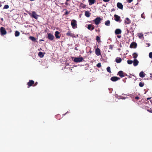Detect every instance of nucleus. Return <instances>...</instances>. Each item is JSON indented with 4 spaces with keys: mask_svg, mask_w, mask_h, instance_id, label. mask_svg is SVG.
<instances>
[{
    "mask_svg": "<svg viewBox=\"0 0 152 152\" xmlns=\"http://www.w3.org/2000/svg\"><path fill=\"white\" fill-rule=\"evenodd\" d=\"M135 98L136 99H139V97H138V96H136V97H135Z\"/></svg>",
    "mask_w": 152,
    "mask_h": 152,
    "instance_id": "obj_43",
    "label": "nucleus"
},
{
    "mask_svg": "<svg viewBox=\"0 0 152 152\" xmlns=\"http://www.w3.org/2000/svg\"><path fill=\"white\" fill-rule=\"evenodd\" d=\"M133 63L134 66H136L138 65L139 61L137 59H134Z\"/></svg>",
    "mask_w": 152,
    "mask_h": 152,
    "instance_id": "obj_11",
    "label": "nucleus"
},
{
    "mask_svg": "<svg viewBox=\"0 0 152 152\" xmlns=\"http://www.w3.org/2000/svg\"><path fill=\"white\" fill-rule=\"evenodd\" d=\"M87 28L88 29L91 31L94 29V26L92 25L89 24L88 25Z\"/></svg>",
    "mask_w": 152,
    "mask_h": 152,
    "instance_id": "obj_8",
    "label": "nucleus"
},
{
    "mask_svg": "<svg viewBox=\"0 0 152 152\" xmlns=\"http://www.w3.org/2000/svg\"><path fill=\"white\" fill-rule=\"evenodd\" d=\"M71 25L73 28H75L77 27L76 21L75 20H73L71 22Z\"/></svg>",
    "mask_w": 152,
    "mask_h": 152,
    "instance_id": "obj_3",
    "label": "nucleus"
},
{
    "mask_svg": "<svg viewBox=\"0 0 152 152\" xmlns=\"http://www.w3.org/2000/svg\"><path fill=\"white\" fill-rule=\"evenodd\" d=\"M122 61V59L121 58L117 57L115 59V61L118 63H119L121 62Z\"/></svg>",
    "mask_w": 152,
    "mask_h": 152,
    "instance_id": "obj_17",
    "label": "nucleus"
},
{
    "mask_svg": "<svg viewBox=\"0 0 152 152\" xmlns=\"http://www.w3.org/2000/svg\"><path fill=\"white\" fill-rule=\"evenodd\" d=\"M118 74L120 77H122L124 76L123 71H119L118 73Z\"/></svg>",
    "mask_w": 152,
    "mask_h": 152,
    "instance_id": "obj_21",
    "label": "nucleus"
},
{
    "mask_svg": "<svg viewBox=\"0 0 152 152\" xmlns=\"http://www.w3.org/2000/svg\"><path fill=\"white\" fill-rule=\"evenodd\" d=\"M133 57L134 58V59H136V58L138 56V55L136 53H134L133 54Z\"/></svg>",
    "mask_w": 152,
    "mask_h": 152,
    "instance_id": "obj_27",
    "label": "nucleus"
},
{
    "mask_svg": "<svg viewBox=\"0 0 152 152\" xmlns=\"http://www.w3.org/2000/svg\"><path fill=\"white\" fill-rule=\"evenodd\" d=\"M95 53L96 55L99 56L101 55L100 50L98 48L96 49Z\"/></svg>",
    "mask_w": 152,
    "mask_h": 152,
    "instance_id": "obj_10",
    "label": "nucleus"
},
{
    "mask_svg": "<svg viewBox=\"0 0 152 152\" xmlns=\"http://www.w3.org/2000/svg\"><path fill=\"white\" fill-rule=\"evenodd\" d=\"M37 84V83L36 82L35 83V85H36Z\"/></svg>",
    "mask_w": 152,
    "mask_h": 152,
    "instance_id": "obj_46",
    "label": "nucleus"
},
{
    "mask_svg": "<svg viewBox=\"0 0 152 152\" xmlns=\"http://www.w3.org/2000/svg\"><path fill=\"white\" fill-rule=\"evenodd\" d=\"M38 55L40 58H42L44 56V55L42 52H39L38 53Z\"/></svg>",
    "mask_w": 152,
    "mask_h": 152,
    "instance_id": "obj_25",
    "label": "nucleus"
},
{
    "mask_svg": "<svg viewBox=\"0 0 152 152\" xmlns=\"http://www.w3.org/2000/svg\"><path fill=\"white\" fill-rule=\"evenodd\" d=\"M1 34L2 35H4L7 34V32L5 29L3 27H1L0 28Z\"/></svg>",
    "mask_w": 152,
    "mask_h": 152,
    "instance_id": "obj_1",
    "label": "nucleus"
},
{
    "mask_svg": "<svg viewBox=\"0 0 152 152\" xmlns=\"http://www.w3.org/2000/svg\"><path fill=\"white\" fill-rule=\"evenodd\" d=\"M105 24L107 26H110V21L109 20H107L105 22Z\"/></svg>",
    "mask_w": 152,
    "mask_h": 152,
    "instance_id": "obj_23",
    "label": "nucleus"
},
{
    "mask_svg": "<svg viewBox=\"0 0 152 152\" xmlns=\"http://www.w3.org/2000/svg\"><path fill=\"white\" fill-rule=\"evenodd\" d=\"M139 85L140 87H142L144 86V83L142 82H140L139 84Z\"/></svg>",
    "mask_w": 152,
    "mask_h": 152,
    "instance_id": "obj_34",
    "label": "nucleus"
},
{
    "mask_svg": "<svg viewBox=\"0 0 152 152\" xmlns=\"http://www.w3.org/2000/svg\"><path fill=\"white\" fill-rule=\"evenodd\" d=\"M107 70L108 72L110 73H111V71L110 70V66H108L107 67Z\"/></svg>",
    "mask_w": 152,
    "mask_h": 152,
    "instance_id": "obj_28",
    "label": "nucleus"
},
{
    "mask_svg": "<svg viewBox=\"0 0 152 152\" xmlns=\"http://www.w3.org/2000/svg\"><path fill=\"white\" fill-rule=\"evenodd\" d=\"M1 5H0V7H1Z\"/></svg>",
    "mask_w": 152,
    "mask_h": 152,
    "instance_id": "obj_52",
    "label": "nucleus"
},
{
    "mask_svg": "<svg viewBox=\"0 0 152 152\" xmlns=\"http://www.w3.org/2000/svg\"><path fill=\"white\" fill-rule=\"evenodd\" d=\"M149 56L150 58H152V52H150L149 53Z\"/></svg>",
    "mask_w": 152,
    "mask_h": 152,
    "instance_id": "obj_36",
    "label": "nucleus"
},
{
    "mask_svg": "<svg viewBox=\"0 0 152 152\" xmlns=\"http://www.w3.org/2000/svg\"><path fill=\"white\" fill-rule=\"evenodd\" d=\"M66 35L68 36H72V33H71L70 32H68L66 33Z\"/></svg>",
    "mask_w": 152,
    "mask_h": 152,
    "instance_id": "obj_33",
    "label": "nucleus"
},
{
    "mask_svg": "<svg viewBox=\"0 0 152 152\" xmlns=\"http://www.w3.org/2000/svg\"><path fill=\"white\" fill-rule=\"evenodd\" d=\"M148 111L149 112H150V111H149V110H148Z\"/></svg>",
    "mask_w": 152,
    "mask_h": 152,
    "instance_id": "obj_50",
    "label": "nucleus"
},
{
    "mask_svg": "<svg viewBox=\"0 0 152 152\" xmlns=\"http://www.w3.org/2000/svg\"><path fill=\"white\" fill-rule=\"evenodd\" d=\"M119 79V78L117 77H113L111 78L110 79L112 81L115 82L117 81Z\"/></svg>",
    "mask_w": 152,
    "mask_h": 152,
    "instance_id": "obj_9",
    "label": "nucleus"
},
{
    "mask_svg": "<svg viewBox=\"0 0 152 152\" xmlns=\"http://www.w3.org/2000/svg\"><path fill=\"white\" fill-rule=\"evenodd\" d=\"M66 0V1H69V0Z\"/></svg>",
    "mask_w": 152,
    "mask_h": 152,
    "instance_id": "obj_49",
    "label": "nucleus"
},
{
    "mask_svg": "<svg viewBox=\"0 0 152 152\" xmlns=\"http://www.w3.org/2000/svg\"><path fill=\"white\" fill-rule=\"evenodd\" d=\"M114 17L115 18V20L116 21H119L120 18L119 16L116 14L114 15Z\"/></svg>",
    "mask_w": 152,
    "mask_h": 152,
    "instance_id": "obj_12",
    "label": "nucleus"
},
{
    "mask_svg": "<svg viewBox=\"0 0 152 152\" xmlns=\"http://www.w3.org/2000/svg\"><path fill=\"white\" fill-rule=\"evenodd\" d=\"M48 38L50 40H53L54 39V37L53 34L50 33H48Z\"/></svg>",
    "mask_w": 152,
    "mask_h": 152,
    "instance_id": "obj_6",
    "label": "nucleus"
},
{
    "mask_svg": "<svg viewBox=\"0 0 152 152\" xmlns=\"http://www.w3.org/2000/svg\"><path fill=\"white\" fill-rule=\"evenodd\" d=\"M137 44L135 43H132L130 45V47L131 48H135Z\"/></svg>",
    "mask_w": 152,
    "mask_h": 152,
    "instance_id": "obj_20",
    "label": "nucleus"
},
{
    "mask_svg": "<svg viewBox=\"0 0 152 152\" xmlns=\"http://www.w3.org/2000/svg\"><path fill=\"white\" fill-rule=\"evenodd\" d=\"M71 37H76L75 36H74V34H72V36H71Z\"/></svg>",
    "mask_w": 152,
    "mask_h": 152,
    "instance_id": "obj_42",
    "label": "nucleus"
},
{
    "mask_svg": "<svg viewBox=\"0 0 152 152\" xmlns=\"http://www.w3.org/2000/svg\"><path fill=\"white\" fill-rule=\"evenodd\" d=\"M146 45L148 47H149L150 45V44L149 43H147Z\"/></svg>",
    "mask_w": 152,
    "mask_h": 152,
    "instance_id": "obj_39",
    "label": "nucleus"
},
{
    "mask_svg": "<svg viewBox=\"0 0 152 152\" xmlns=\"http://www.w3.org/2000/svg\"><path fill=\"white\" fill-rule=\"evenodd\" d=\"M101 20V18L99 17L96 18L94 20L95 23V24L97 25L99 24L100 23Z\"/></svg>",
    "mask_w": 152,
    "mask_h": 152,
    "instance_id": "obj_4",
    "label": "nucleus"
},
{
    "mask_svg": "<svg viewBox=\"0 0 152 152\" xmlns=\"http://www.w3.org/2000/svg\"><path fill=\"white\" fill-rule=\"evenodd\" d=\"M9 6L8 5H4V8H3V9H7L9 8Z\"/></svg>",
    "mask_w": 152,
    "mask_h": 152,
    "instance_id": "obj_32",
    "label": "nucleus"
},
{
    "mask_svg": "<svg viewBox=\"0 0 152 152\" xmlns=\"http://www.w3.org/2000/svg\"><path fill=\"white\" fill-rule=\"evenodd\" d=\"M96 41H97V42H100V38L98 36L96 37Z\"/></svg>",
    "mask_w": 152,
    "mask_h": 152,
    "instance_id": "obj_29",
    "label": "nucleus"
},
{
    "mask_svg": "<svg viewBox=\"0 0 152 152\" xmlns=\"http://www.w3.org/2000/svg\"><path fill=\"white\" fill-rule=\"evenodd\" d=\"M101 63H99L96 65V66L99 68L100 67H101Z\"/></svg>",
    "mask_w": 152,
    "mask_h": 152,
    "instance_id": "obj_35",
    "label": "nucleus"
},
{
    "mask_svg": "<svg viewBox=\"0 0 152 152\" xmlns=\"http://www.w3.org/2000/svg\"><path fill=\"white\" fill-rule=\"evenodd\" d=\"M137 35L139 37V38L140 39L144 38L143 34L142 33H138L137 34Z\"/></svg>",
    "mask_w": 152,
    "mask_h": 152,
    "instance_id": "obj_16",
    "label": "nucleus"
},
{
    "mask_svg": "<svg viewBox=\"0 0 152 152\" xmlns=\"http://www.w3.org/2000/svg\"><path fill=\"white\" fill-rule=\"evenodd\" d=\"M121 36L120 35H118L117 36V37L118 38H120L121 37Z\"/></svg>",
    "mask_w": 152,
    "mask_h": 152,
    "instance_id": "obj_41",
    "label": "nucleus"
},
{
    "mask_svg": "<svg viewBox=\"0 0 152 152\" xmlns=\"http://www.w3.org/2000/svg\"><path fill=\"white\" fill-rule=\"evenodd\" d=\"M66 5H68V3H67L66 2Z\"/></svg>",
    "mask_w": 152,
    "mask_h": 152,
    "instance_id": "obj_48",
    "label": "nucleus"
},
{
    "mask_svg": "<svg viewBox=\"0 0 152 152\" xmlns=\"http://www.w3.org/2000/svg\"><path fill=\"white\" fill-rule=\"evenodd\" d=\"M142 14L141 15V17L142 18H144V17H142Z\"/></svg>",
    "mask_w": 152,
    "mask_h": 152,
    "instance_id": "obj_47",
    "label": "nucleus"
},
{
    "mask_svg": "<svg viewBox=\"0 0 152 152\" xmlns=\"http://www.w3.org/2000/svg\"><path fill=\"white\" fill-rule=\"evenodd\" d=\"M85 15L87 17H89L90 16L89 12L88 11H86L85 12Z\"/></svg>",
    "mask_w": 152,
    "mask_h": 152,
    "instance_id": "obj_24",
    "label": "nucleus"
},
{
    "mask_svg": "<svg viewBox=\"0 0 152 152\" xmlns=\"http://www.w3.org/2000/svg\"><path fill=\"white\" fill-rule=\"evenodd\" d=\"M30 38L32 41H35L36 40L35 38L33 37H30Z\"/></svg>",
    "mask_w": 152,
    "mask_h": 152,
    "instance_id": "obj_30",
    "label": "nucleus"
},
{
    "mask_svg": "<svg viewBox=\"0 0 152 152\" xmlns=\"http://www.w3.org/2000/svg\"><path fill=\"white\" fill-rule=\"evenodd\" d=\"M34 83V81L33 80H30L29 81L27 85L29 87L32 86V85Z\"/></svg>",
    "mask_w": 152,
    "mask_h": 152,
    "instance_id": "obj_14",
    "label": "nucleus"
},
{
    "mask_svg": "<svg viewBox=\"0 0 152 152\" xmlns=\"http://www.w3.org/2000/svg\"><path fill=\"white\" fill-rule=\"evenodd\" d=\"M109 48H110V49H111V50H112L113 49V47H112L111 45H110V46Z\"/></svg>",
    "mask_w": 152,
    "mask_h": 152,
    "instance_id": "obj_40",
    "label": "nucleus"
},
{
    "mask_svg": "<svg viewBox=\"0 0 152 152\" xmlns=\"http://www.w3.org/2000/svg\"><path fill=\"white\" fill-rule=\"evenodd\" d=\"M151 99V98H150V97L148 98H147V99L148 100L150 99Z\"/></svg>",
    "mask_w": 152,
    "mask_h": 152,
    "instance_id": "obj_44",
    "label": "nucleus"
},
{
    "mask_svg": "<svg viewBox=\"0 0 152 152\" xmlns=\"http://www.w3.org/2000/svg\"><path fill=\"white\" fill-rule=\"evenodd\" d=\"M121 31L120 29H117L115 31V34H121Z\"/></svg>",
    "mask_w": 152,
    "mask_h": 152,
    "instance_id": "obj_13",
    "label": "nucleus"
},
{
    "mask_svg": "<svg viewBox=\"0 0 152 152\" xmlns=\"http://www.w3.org/2000/svg\"><path fill=\"white\" fill-rule=\"evenodd\" d=\"M77 36L78 37V35H77Z\"/></svg>",
    "mask_w": 152,
    "mask_h": 152,
    "instance_id": "obj_51",
    "label": "nucleus"
},
{
    "mask_svg": "<svg viewBox=\"0 0 152 152\" xmlns=\"http://www.w3.org/2000/svg\"><path fill=\"white\" fill-rule=\"evenodd\" d=\"M89 4L90 5H92L94 4L95 2V0H88Z\"/></svg>",
    "mask_w": 152,
    "mask_h": 152,
    "instance_id": "obj_22",
    "label": "nucleus"
},
{
    "mask_svg": "<svg viewBox=\"0 0 152 152\" xmlns=\"http://www.w3.org/2000/svg\"><path fill=\"white\" fill-rule=\"evenodd\" d=\"M139 76L141 77H144L145 76V74L143 71L141 72L139 74Z\"/></svg>",
    "mask_w": 152,
    "mask_h": 152,
    "instance_id": "obj_18",
    "label": "nucleus"
},
{
    "mask_svg": "<svg viewBox=\"0 0 152 152\" xmlns=\"http://www.w3.org/2000/svg\"><path fill=\"white\" fill-rule=\"evenodd\" d=\"M1 20L2 21L3 20V18H1Z\"/></svg>",
    "mask_w": 152,
    "mask_h": 152,
    "instance_id": "obj_45",
    "label": "nucleus"
},
{
    "mask_svg": "<svg viewBox=\"0 0 152 152\" xmlns=\"http://www.w3.org/2000/svg\"><path fill=\"white\" fill-rule=\"evenodd\" d=\"M133 1V0H127V1L128 3H131Z\"/></svg>",
    "mask_w": 152,
    "mask_h": 152,
    "instance_id": "obj_38",
    "label": "nucleus"
},
{
    "mask_svg": "<svg viewBox=\"0 0 152 152\" xmlns=\"http://www.w3.org/2000/svg\"><path fill=\"white\" fill-rule=\"evenodd\" d=\"M20 32L18 31H16L15 33V36L16 37H18L19 36Z\"/></svg>",
    "mask_w": 152,
    "mask_h": 152,
    "instance_id": "obj_26",
    "label": "nucleus"
},
{
    "mask_svg": "<svg viewBox=\"0 0 152 152\" xmlns=\"http://www.w3.org/2000/svg\"><path fill=\"white\" fill-rule=\"evenodd\" d=\"M125 23L129 24L130 23L131 21L128 18H127L125 20Z\"/></svg>",
    "mask_w": 152,
    "mask_h": 152,
    "instance_id": "obj_19",
    "label": "nucleus"
},
{
    "mask_svg": "<svg viewBox=\"0 0 152 152\" xmlns=\"http://www.w3.org/2000/svg\"><path fill=\"white\" fill-rule=\"evenodd\" d=\"M83 60V58L82 57H75L74 59V62L78 63L81 62Z\"/></svg>",
    "mask_w": 152,
    "mask_h": 152,
    "instance_id": "obj_2",
    "label": "nucleus"
},
{
    "mask_svg": "<svg viewBox=\"0 0 152 152\" xmlns=\"http://www.w3.org/2000/svg\"><path fill=\"white\" fill-rule=\"evenodd\" d=\"M127 62L128 64H131L133 63V61L132 60H128L127 61Z\"/></svg>",
    "mask_w": 152,
    "mask_h": 152,
    "instance_id": "obj_31",
    "label": "nucleus"
},
{
    "mask_svg": "<svg viewBox=\"0 0 152 152\" xmlns=\"http://www.w3.org/2000/svg\"><path fill=\"white\" fill-rule=\"evenodd\" d=\"M31 16L32 17H33L35 19H37L38 18V17L39 16L37 15L36 12L34 11L32 12Z\"/></svg>",
    "mask_w": 152,
    "mask_h": 152,
    "instance_id": "obj_5",
    "label": "nucleus"
},
{
    "mask_svg": "<svg viewBox=\"0 0 152 152\" xmlns=\"http://www.w3.org/2000/svg\"><path fill=\"white\" fill-rule=\"evenodd\" d=\"M117 7L121 10H123V6L120 2H118L117 4Z\"/></svg>",
    "mask_w": 152,
    "mask_h": 152,
    "instance_id": "obj_7",
    "label": "nucleus"
},
{
    "mask_svg": "<svg viewBox=\"0 0 152 152\" xmlns=\"http://www.w3.org/2000/svg\"><path fill=\"white\" fill-rule=\"evenodd\" d=\"M60 33L57 31L55 32V35L56 38L59 39L60 38V36H59Z\"/></svg>",
    "mask_w": 152,
    "mask_h": 152,
    "instance_id": "obj_15",
    "label": "nucleus"
},
{
    "mask_svg": "<svg viewBox=\"0 0 152 152\" xmlns=\"http://www.w3.org/2000/svg\"><path fill=\"white\" fill-rule=\"evenodd\" d=\"M81 6L83 8H85L86 7V5H84L83 4H82Z\"/></svg>",
    "mask_w": 152,
    "mask_h": 152,
    "instance_id": "obj_37",
    "label": "nucleus"
}]
</instances>
